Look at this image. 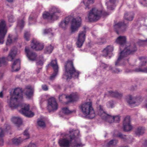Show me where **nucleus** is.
Returning <instances> with one entry per match:
<instances>
[{"label": "nucleus", "instance_id": "nucleus-19", "mask_svg": "<svg viewBox=\"0 0 147 147\" xmlns=\"http://www.w3.org/2000/svg\"><path fill=\"white\" fill-rule=\"evenodd\" d=\"M20 61L19 59H16L14 61L12 67L13 71H17L20 69Z\"/></svg>", "mask_w": 147, "mask_h": 147}, {"label": "nucleus", "instance_id": "nucleus-62", "mask_svg": "<svg viewBox=\"0 0 147 147\" xmlns=\"http://www.w3.org/2000/svg\"><path fill=\"white\" fill-rule=\"evenodd\" d=\"M63 95L62 94V95H61L59 96V99L60 101H62L61 99H62V96Z\"/></svg>", "mask_w": 147, "mask_h": 147}, {"label": "nucleus", "instance_id": "nucleus-45", "mask_svg": "<svg viewBox=\"0 0 147 147\" xmlns=\"http://www.w3.org/2000/svg\"><path fill=\"white\" fill-rule=\"evenodd\" d=\"M10 126L8 123H6L4 124L3 129L5 131L9 130L10 129Z\"/></svg>", "mask_w": 147, "mask_h": 147}, {"label": "nucleus", "instance_id": "nucleus-1", "mask_svg": "<svg viewBox=\"0 0 147 147\" xmlns=\"http://www.w3.org/2000/svg\"><path fill=\"white\" fill-rule=\"evenodd\" d=\"M22 92L21 88L15 89L12 95L9 99L8 100L7 102L11 109L19 107L21 109L19 110L21 113L28 117H32L34 114L30 111L29 105L21 102L23 98Z\"/></svg>", "mask_w": 147, "mask_h": 147}, {"label": "nucleus", "instance_id": "nucleus-33", "mask_svg": "<svg viewBox=\"0 0 147 147\" xmlns=\"http://www.w3.org/2000/svg\"><path fill=\"white\" fill-rule=\"evenodd\" d=\"M94 2V0H83V3L86 6V9H90L89 7L90 4L93 3Z\"/></svg>", "mask_w": 147, "mask_h": 147}, {"label": "nucleus", "instance_id": "nucleus-49", "mask_svg": "<svg viewBox=\"0 0 147 147\" xmlns=\"http://www.w3.org/2000/svg\"><path fill=\"white\" fill-rule=\"evenodd\" d=\"M30 36V35L29 32H26L25 33L24 35V38L26 40L28 41L29 40Z\"/></svg>", "mask_w": 147, "mask_h": 147}, {"label": "nucleus", "instance_id": "nucleus-36", "mask_svg": "<svg viewBox=\"0 0 147 147\" xmlns=\"http://www.w3.org/2000/svg\"><path fill=\"white\" fill-rule=\"evenodd\" d=\"M117 142L118 141L115 139L111 140L107 143L106 147H113L116 145Z\"/></svg>", "mask_w": 147, "mask_h": 147}, {"label": "nucleus", "instance_id": "nucleus-20", "mask_svg": "<svg viewBox=\"0 0 147 147\" xmlns=\"http://www.w3.org/2000/svg\"><path fill=\"white\" fill-rule=\"evenodd\" d=\"M97 114L102 118L105 115H106V113L104 111V108L103 106L99 105L97 107Z\"/></svg>", "mask_w": 147, "mask_h": 147}, {"label": "nucleus", "instance_id": "nucleus-8", "mask_svg": "<svg viewBox=\"0 0 147 147\" xmlns=\"http://www.w3.org/2000/svg\"><path fill=\"white\" fill-rule=\"evenodd\" d=\"M7 27L5 21L1 20L0 21V44H3L5 36L7 32Z\"/></svg>", "mask_w": 147, "mask_h": 147}, {"label": "nucleus", "instance_id": "nucleus-40", "mask_svg": "<svg viewBox=\"0 0 147 147\" xmlns=\"http://www.w3.org/2000/svg\"><path fill=\"white\" fill-rule=\"evenodd\" d=\"M53 70V73L51 74L50 77V79L51 80H54L55 79L58 73V70H57L56 69Z\"/></svg>", "mask_w": 147, "mask_h": 147}, {"label": "nucleus", "instance_id": "nucleus-24", "mask_svg": "<svg viewBox=\"0 0 147 147\" xmlns=\"http://www.w3.org/2000/svg\"><path fill=\"white\" fill-rule=\"evenodd\" d=\"M18 36L17 35H12L11 36L10 34L9 35L6 42V45H10L12 43L13 41H15L16 40Z\"/></svg>", "mask_w": 147, "mask_h": 147}, {"label": "nucleus", "instance_id": "nucleus-3", "mask_svg": "<svg viewBox=\"0 0 147 147\" xmlns=\"http://www.w3.org/2000/svg\"><path fill=\"white\" fill-rule=\"evenodd\" d=\"M49 12H45L43 14V18L52 21L58 19L62 11L59 8L55 6L51 7L49 9Z\"/></svg>", "mask_w": 147, "mask_h": 147}, {"label": "nucleus", "instance_id": "nucleus-57", "mask_svg": "<svg viewBox=\"0 0 147 147\" xmlns=\"http://www.w3.org/2000/svg\"><path fill=\"white\" fill-rule=\"evenodd\" d=\"M108 66V65H106L105 64L103 63H102L100 65V67H103L104 69H105Z\"/></svg>", "mask_w": 147, "mask_h": 147}, {"label": "nucleus", "instance_id": "nucleus-52", "mask_svg": "<svg viewBox=\"0 0 147 147\" xmlns=\"http://www.w3.org/2000/svg\"><path fill=\"white\" fill-rule=\"evenodd\" d=\"M113 122H119L120 121V117L119 116L117 115L113 116Z\"/></svg>", "mask_w": 147, "mask_h": 147}, {"label": "nucleus", "instance_id": "nucleus-60", "mask_svg": "<svg viewBox=\"0 0 147 147\" xmlns=\"http://www.w3.org/2000/svg\"><path fill=\"white\" fill-rule=\"evenodd\" d=\"M34 19V18H33L32 17V16L31 15L29 18V24H30V22L32 20H33Z\"/></svg>", "mask_w": 147, "mask_h": 147}, {"label": "nucleus", "instance_id": "nucleus-12", "mask_svg": "<svg viewBox=\"0 0 147 147\" xmlns=\"http://www.w3.org/2000/svg\"><path fill=\"white\" fill-rule=\"evenodd\" d=\"M127 26V24H125L123 22H119L115 24L114 26L115 30L117 34L125 31Z\"/></svg>", "mask_w": 147, "mask_h": 147}, {"label": "nucleus", "instance_id": "nucleus-16", "mask_svg": "<svg viewBox=\"0 0 147 147\" xmlns=\"http://www.w3.org/2000/svg\"><path fill=\"white\" fill-rule=\"evenodd\" d=\"M126 100L127 102L129 104L136 103H139L141 101V99L139 97H132L131 95H129L127 96Z\"/></svg>", "mask_w": 147, "mask_h": 147}, {"label": "nucleus", "instance_id": "nucleus-42", "mask_svg": "<svg viewBox=\"0 0 147 147\" xmlns=\"http://www.w3.org/2000/svg\"><path fill=\"white\" fill-rule=\"evenodd\" d=\"M8 21L9 22L13 23L15 21L14 16L12 14L9 15L7 16Z\"/></svg>", "mask_w": 147, "mask_h": 147}, {"label": "nucleus", "instance_id": "nucleus-21", "mask_svg": "<svg viewBox=\"0 0 147 147\" xmlns=\"http://www.w3.org/2000/svg\"><path fill=\"white\" fill-rule=\"evenodd\" d=\"M126 38L125 36H120L118 37L116 40V42L122 46L125 45L126 42ZM121 49V47H120Z\"/></svg>", "mask_w": 147, "mask_h": 147}, {"label": "nucleus", "instance_id": "nucleus-31", "mask_svg": "<svg viewBox=\"0 0 147 147\" xmlns=\"http://www.w3.org/2000/svg\"><path fill=\"white\" fill-rule=\"evenodd\" d=\"M124 18L125 19L127 20L131 21L134 18L133 14L131 13H126L124 15Z\"/></svg>", "mask_w": 147, "mask_h": 147}, {"label": "nucleus", "instance_id": "nucleus-22", "mask_svg": "<svg viewBox=\"0 0 147 147\" xmlns=\"http://www.w3.org/2000/svg\"><path fill=\"white\" fill-rule=\"evenodd\" d=\"M113 50V48L112 46H107L103 50L102 56L105 57H106L110 53L112 52Z\"/></svg>", "mask_w": 147, "mask_h": 147}, {"label": "nucleus", "instance_id": "nucleus-38", "mask_svg": "<svg viewBox=\"0 0 147 147\" xmlns=\"http://www.w3.org/2000/svg\"><path fill=\"white\" fill-rule=\"evenodd\" d=\"M135 71L136 72L147 73V66L143 68H142L141 67L136 68L135 69Z\"/></svg>", "mask_w": 147, "mask_h": 147}, {"label": "nucleus", "instance_id": "nucleus-39", "mask_svg": "<svg viewBox=\"0 0 147 147\" xmlns=\"http://www.w3.org/2000/svg\"><path fill=\"white\" fill-rule=\"evenodd\" d=\"M37 124L38 126L42 127H45V123L42 119H38L37 121Z\"/></svg>", "mask_w": 147, "mask_h": 147}, {"label": "nucleus", "instance_id": "nucleus-7", "mask_svg": "<svg viewBox=\"0 0 147 147\" xmlns=\"http://www.w3.org/2000/svg\"><path fill=\"white\" fill-rule=\"evenodd\" d=\"M107 14L106 12L96 8H92L89 13L88 19L90 22L96 21L100 19L102 15H106Z\"/></svg>", "mask_w": 147, "mask_h": 147}, {"label": "nucleus", "instance_id": "nucleus-15", "mask_svg": "<svg viewBox=\"0 0 147 147\" xmlns=\"http://www.w3.org/2000/svg\"><path fill=\"white\" fill-rule=\"evenodd\" d=\"M31 47L32 49H35L37 51L40 50L43 48L44 45L36 40L33 39L32 41Z\"/></svg>", "mask_w": 147, "mask_h": 147}, {"label": "nucleus", "instance_id": "nucleus-53", "mask_svg": "<svg viewBox=\"0 0 147 147\" xmlns=\"http://www.w3.org/2000/svg\"><path fill=\"white\" fill-rule=\"evenodd\" d=\"M51 31L52 30L51 28L46 29L44 30V34H46L51 33L52 35H53V33L51 32Z\"/></svg>", "mask_w": 147, "mask_h": 147}, {"label": "nucleus", "instance_id": "nucleus-34", "mask_svg": "<svg viewBox=\"0 0 147 147\" xmlns=\"http://www.w3.org/2000/svg\"><path fill=\"white\" fill-rule=\"evenodd\" d=\"M116 0H109V1L106 3L107 8L110 10H113V5Z\"/></svg>", "mask_w": 147, "mask_h": 147}, {"label": "nucleus", "instance_id": "nucleus-14", "mask_svg": "<svg viewBox=\"0 0 147 147\" xmlns=\"http://www.w3.org/2000/svg\"><path fill=\"white\" fill-rule=\"evenodd\" d=\"M130 117L127 116L124 120L123 122V129L124 131H130L132 129V126L130 125Z\"/></svg>", "mask_w": 147, "mask_h": 147}, {"label": "nucleus", "instance_id": "nucleus-43", "mask_svg": "<svg viewBox=\"0 0 147 147\" xmlns=\"http://www.w3.org/2000/svg\"><path fill=\"white\" fill-rule=\"evenodd\" d=\"M138 45H140L144 46L147 45V39L145 40H141L138 42Z\"/></svg>", "mask_w": 147, "mask_h": 147}, {"label": "nucleus", "instance_id": "nucleus-35", "mask_svg": "<svg viewBox=\"0 0 147 147\" xmlns=\"http://www.w3.org/2000/svg\"><path fill=\"white\" fill-rule=\"evenodd\" d=\"M4 130L0 127V145L2 146L3 144V138L4 136Z\"/></svg>", "mask_w": 147, "mask_h": 147}, {"label": "nucleus", "instance_id": "nucleus-11", "mask_svg": "<svg viewBox=\"0 0 147 147\" xmlns=\"http://www.w3.org/2000/svg\"><path fill=\"white\" fill-rule=\"evenodd\" d=\"M81 19L80 17L74 18L71 21V32L73 33L77 31L81 25Z\"/></svg>", "mask_w": 147, "mask_h": 147}, {"label": "nucleus", "instance_id": "nucleus-10", "mask_svg": "<svg viewBox=\"0 0 147 147\" xmlns=\"http://www.w3.org/2000/svg\"><path fill=\"white\" fill-rule=\"evenodd\" d=\"M86 33L85 28L83 31H80L78 34V36L76 44L77 47L81 48L86 38Z\"/></svg>", "mask_w": 147, "mask_h": 147}, {"label": "nucleus", "instance_id": "nucleus-28", "mask_svg": "<svg viewBox=\"0 0 147 147\" xmlns=\"http://www.w3.org/2000/svg\"><path fill=\"white\" fill-rule=\"evenodd\" d=\"M50 65L53 68V70H58L59 67L57 65V61L56 59L51 61V63L48 64V66Z\"/></svg>", "mask_w": 147, "mask_h": 147}, {"label": "nucleus", "instance_id": "nucleus-58", "mask_svg": "<svg viewBox=\"0 0 147 147\" xmlns=\"http://www.w3.org/2000/svg\"><path fill=\"white\" fill-rule=\"evenodd\" d=\"M27 147H36L35 144L34 143H30Z\"/></svg>", "mask_w": 147, "mask_h": 147}, {"label": "nucleus", "instance_id": "nucleus-6", "mask_svg": "<svg viewBox=\"0 0 147 147\" xmlns=\"http://www.w3.org/2000/svg\"><path fill=\"white\" fill-rule=\"evenodd\" d=\"M137 50L136 45L134 43H132L126 47L123 51L121 52L120 55L115 62V65H120L119 62L123 58L127 57L130 54L133 53Z\"/></svg>", "mask_w": 147, "mask_h": 147}, {"label": "nucleus", "instance_id": "nucleus-5", "mask_svg": "<svg viewBox=\"0 0 147 147\" xmlns=\"http://www.w3.org/2000/svg\"><path fill=\"white\" fill-rule=\"evenodd\" d=\"M81 109L82 113L86 117L92 119L95 116V113L91 101L85 102L81 105Z\"/></svg>", "mask_w": 147, "mask_h": 147}, {"label": "nucleus", "instance_id": "nucleus-27", "mask_svg": "<svg viewBox=\"0 0 147 147\" xmlns=\"http://www.w3.org/2000/svg\"><path fill=\"white\" fill-rule=\"evenodd\" d=\"M11 120L18 126L21 125L22 123V119L18 117H13L11 118Z\"/></svg>", "mask_w": 147, "mask_h": 147}, {"label": "nucleus", "instance_id": "nucleus-59", "mask_svg": "<svg viewBox=\"0 0 147 147\" xmlns=\"http://www.w3.org/2000/svg\"><path fill=\"white\" fill-rule=\"evenodd\" d=\"M121 70H120L118 69H116L115 70H113V72L116 73H118Z\"/></svg>", "mask_w": 147, "mask_h": 147}, {"label": "nucleus", "instance_id": "nucleus-17", "mask_svg": "<svg viewBox=\"0 0 147 147\" xmlns=\"http://www.w3.org/2000/svg\"><path fill=\"white\" fill-rule=\"evenodd\" d=\"M24 92L27 97L30 98L33 95V90L30 85H28L26 86Z\"/></svg>", "mask_w": 147, "mask_h": 147}, {"label": "nucleus", "instance_id": "nucleus-37", "mask_svg": "<svg viewBox=\"0 0 147 147\" xmlns=\"http://www.w3.org/2000/svg\"><path fill=\"white\" fill-rule=\"evenodd\" d=\"M24 18L19 19L18 21V26L22 28L24 27Z\"/></svg>", "mask_w": 147, "mask_h": 147}, {"label": "nucleus", "instance_id": "nucleus-51", "mask_svg": "<svg viewBox=\"0 0 147 147\" xmlns=\"http://www.w3.org/2000/svg\"><path fill=\"white\" fill-rule=\"evenodd\" d=\"M107 106L109 108H112L113 107L114 103L113 102V101H109L107 104Z\"/></svg>", "mask_w": 147, "mask_h": 147}, {"label": "nucleus", "instance_id": "nucleus-55", "mask_svg": "<svg viewBox=\"0 0 147 147\" xmlns=\"http://www.w3.org/2000/svg\"><path fill=\"white\" fill-rule=\"evenodd\" d=\"M43 63L44 62L43 61L40 60L36 62V65H37L42 66L43 65Z\"/></svg>", "mask_w": 147, "mask_h": 147}, {"label": "nucleus", "instance_id": "nucleus-30", "mask_svg": "<svg viewBox=\"0 0 147 147\" xmlns=\"http://www.w3.org/2000/svg\"><path fill=\"white\" fill-rule=\"evenodd\" d=\"M102 119L110 123H112L113 122V117L107 114H106V115H105Z\"/></svg>", "mask_w": 147, "mask_h": 147}, {"label": "nucleus", "instance_id": "nucleus-9", "mask_svg": "<svg viewBox=\"0 0 147 147\" xmlns=\"http://www.w3.org/2000/svg\"><path fill=\"white\" fill-rule=\"evenodd\" d=\"M58 107V104L55 98L52 97L48 99L47 109L49 112L56 111Z\"/></svg>", "mask_w": 147, "mask_h": 147}, {"label": "nucleus", "instance_id": "nucleus-23", "mask_svg": "<svg viewBox=\"0 0 147 147\" xmlns=\"http://www.w3.org/2000/svg\"><path fill=\"white\" fill-rule=\"evenodd\" d=\"M108 95L111 97L119 98H121L123 96L122 94L117 91L113 92L112 91L108 92Z\"/></svg>", "mask_w": 147, "mask_h": 147}, {"label": "nucleus", "instance_id": "nucleus-32", "mask_svg": "<svg viewBox=\"0 0 147 147\" xmlns=\"http://www.w3.org/2000/svg\"><path fill=\"white\" fill-rule=\"evenodd\" d=\"M24 139H22L21 137L18 138H14L12 139L13 143L16 145H18L22 143Z\"/></svg>", "mask_w": 147, "mask_h": 147}, {"label": "nucleus", "instance_id": "nucleus-41", "mask_svg": "<svg viewBox=\"0 0 147 147\" xmlns=\"http://www.w3.org/2000/svg\"><path fill=\"white\" fill-rule=\"evenodd\" d=\"M53 49V47L51 45H50L46 47L45 51L47 53L50 54L52 52Z\"/></svg>", "mask_w": 147, "mask_h": 147}, {"label": "nucleus", "instance_id": "nucleus-48", "mask_svg": "<svg viewBox=\"0 0 147 147\" xmlns=\"http://www.w3.org/2000/svg\"><path fill=\"white\" fill-rule=\"evenodd\" d=\"M24 135L26 136L24 138H23L24 140L28 139L29 138V135L28 132V130H26L24 132Z\"/></svg>", "mask_w": 147, "mask_h": 147}, {"label": "nucleus", "instance_id": "nucleus-54", "mask_svg": "<svg viewBox=\"0 0 147 147\" xmlns=\"http://www.w3.org/2000/svg\"><path fill=\"white\" fill-rule=\"evenodd\" d=\"M140 3L144 6H147V0H141Z\"/></svg>", "mask_w": 147, "mask_h": 147}, {"label": "nucleus", "instance_id": "nucleus-2", "mask_svg": "<svg viewBox=\"0 0 147 147\" xmlns=\"http://www.w3.org/2000/svg\"><path fill=\"white\" fill-rule=\"evenodd\" d=\"M79 131L77 130H70L69 131V138H63L61 139L59 141V143L61 146L67 147L69 146L71 142L74 140V142L72 144L73 147L82 146L80 139L78 138Z\"/></svg>", "mask_w": 147, "mask_h": 147}, {"label": "nucleus", "instance_id": "nucleus-46", "mask_svg": "<svg viewBox=\"0 0 147 147\" xmlns=\"http://www.w3.org/2000/svg\"><path fill=\"white\" fill-rule=\"evenodd\" d=\"M139 59L141 60L142 61L141 63V65L142 66L145 65L147 61L146 60L144 57H139Z\"/></svg>", "mask_w": 147, "mask_h": 147}, {"label": "nucleus", "instance_id": "nucleus-44", "mask_svg": "<svg viewBox=\"0 0 147 147\" xmlns=\"http://www.w3.org/2000/svg\"><path fill=\"white\" fill-rule=\"evenodd\" d=\"M117 136L121 139H123L124 141H126L127 140H129L128 138H126L125 135H123L121 133H119L117 135Z\"/></svg>", "mask_w": 147, "mask_h": 147}, {"label": "nucleus", "instance_id": "nucleus-47", "mask_svg": "<svg viewBox=\"0 0 147 147\" xmlns=\"http://www.w3.org/2000/svg\"><path fill=\"white\" fill-rule=\"evenodd\" d=\"M63 112V113L68 114L71 113L72 112L69 111L67 108H64L62 109Z\"/></svg>", "mask_w": 147, "mask_h": 147}, {"label": "nucleus", "instance_id": "nucleus-64", "mask_svg": "<svg viewBox=\"0 0 147 147\" xmlns=\"http://www.w3.org/2000/svg\"><path fill=\"white\" fill-rule=\"evenodd\" d=\"M8 50V49L7 47H6L3 49V51L4 52H6Z\"/></svg>", "mask_w": 147, "mask_h": 147}, {"label": "nucleus", "instance_id": "nucleus-18", "mask_svg": "<svg viewBox=\"0 0 147 147\" xmlns=\"http://www.w3.org/2000/svg\"><path fill=\"white\" fill-rule=\"evenodd\" d=\"M70 21L69 18L67 17L64 20L62 21L59 24V27L64 30L67 28Z\"/></svg>", "mask_w": 147, "mask_h": 147}, {"label": "nucleus", "instance_id": "nucleus-61", "mask_svg": "<svg viewBox=\"0 0 147 147\" xmlns=\"http://www.w3.org/2000/svg\"><path fill=\"white\" fill-rule=\"evenodd\" d=\"M143 146L146 147L147 146V140H145L143 144Z\"/></svg>", "mask_w": 147, "mask_h": 147}, {"label": "nucleus", "instance_id": "nucleus-50", "mask_svg": "<svg viewBox=\"0 0 147 147\" xmlns=\"http://www.w3.org/2000/svg\"><path fill=\"white\" fill-rule=\"evenodd\" d=\"M6 62L5 59L4 57L0 58V67L1 66L2 64H5Z\"/></svg>", "mask_w": 147, "mask_h": 147}, {"label": "nucleus", "instance_id": "nucleus-4", "mask_svg": "<svg viewBox=\"0 0 147 147\" xmlns=\"http://www.w3.org/2000/svg\"><path fill=\"white\" fill-rule=\"evenodd\" d=\"M65 74H67V75L66 74L67 79L72 77H78L79 72L75 69L72 61H67L65 65Z\"/></svg>", "mask_w": 147, "mask_h": 147}, {"label": "nucleus", "instance_id": "nucleus-13", "mask_svg": "<svg viewBox=\"0 0 147 147\" xmlns=\"http://www.w3.org/2000/svg\"><path fill=\"white\" fill-rule=\"evenodd\" d=\"M25 51L27 57L30 60L34 61L36 60L37 55L35 52L31 51L30 48L26 47Z\"/></svg>", "mask_w": 147, "mask_h": 147}, {"label": "nucleus", "instance_id": "nucleus-29", "mask_svg": "<svg viewBox=\"0 0 147 147\" xmlns=\"http://www.w3.org/2000/svg\"><path fill=\"white\" fill-rule=\"evenodd\" d=\"M145 129L144 127H139L137 129L135 132V134L138 136L142 135L144 133Z\"/></svg>", "mask_w": 147, "mask_h": 147}, {"label": "nucleus", "instance_id": "nucleus-56", "mask_svg": "<svg viewBox=\"0 0 147 147\" xmlns=\"http://www.w3.org/2000/svg\"><path fill=\"white\" fill-rule=\"evenodd\" d=\"M42 89L45 91L47 90L48 89V86L46 85H43L42 86Z\"/></svg>", "mask_w": 147, "mask_h": 147}, {"label": "nucleus", "instance_id": "nucleus-25", "mask_svg": "<svg viewBox=\"0 0 147 147\" xmlns=\"http://www.w3.org/2000/svg\"><path fill=\"white\" fill-rule=\"evenodd\" d=\"M65 97L66 99H69V102H71L77 100L78 98V96L76 93H74L66 96Z\"/></svg>", "mask_w": 147, "mask_h": 147}, {"label": "nucleus", "instance_id": "nucleus-63", "mask_svg": "<svg viewBox=\"0 0 147 147\" xmlns=\"http://www.w3.org/2000/svg\"><path fill=\"white\" fill-rule=\"evenodd\" d=\"M3 96V94L2 92H0V98H2Z\"/></svg>", "mask_w": 147, "mask_h": 147}, {"label": "nucleus", "instance_id": "nucleus-26", "mask_svg": "<svg viewBox=\"0 0 147 147\" xmlns=\"http://www.w3.org/2000/svg\"><path fill=\"white\" fill-rule=\"evenodd\" d=\"M17 54L16 51L14 49L11 50L8 56L7 57V59L9 61H12L16 56Z\"/></svg>", "mask_w": 147, "mask_h": 147}]
</instances>
